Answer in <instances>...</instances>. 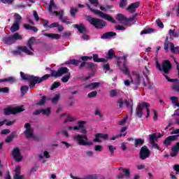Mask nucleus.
<instances>
[{
  "instance_id": "f257e3e1",
  "label": "nucleus",
  "mask_w": 179,
  "mask_h": 179,
  "mask_svg": "<svg viewBox=\"0 0 179 179\" xmlns=\"http://www.w3.org/2000/svg\"><path fill=\"white\" fill-rule=\"evenodd\" d=\"M65 73H67V75L62 78V82L66 83V82L69 80V78H71V73H69V69L66 67H62L59 69L58 71L51 70L50 74H46L41 78L24 74V73L22 71L20 72V76L23 80H29V82H31L30 87L32 88L36 86V83H41V82L47 80L48 78H51V76L53 78H59V76H62V75H65Z\"/></svg>"
},
{
  "instance_id": "f03ea898",
  "label": "nucleus",
  "mask_w": 179,
  "mask_h": 179,
  "mask_svg": "<svg viewBox=\"0 0 179 179\" xmlns=\"http://www.w3.org/2000/svg\"><path fill=\"white\" fill-rule=\"evenodd\" d=\"M90 2V4L87 3L86 6L91 10V12H93L94 15H97L98 16H100L102 17V19H105V20H108V22H111V23H117V21L111 17V15L105 14L104 13L94 9V8H97L99 6V1L98 0H89Z\"/></svg>"
},
{
  "instance_id": "7ed1b4c3",
  "label": "nucleus",
  "mask_w": 179,
  "mask_h": 179,
  "mask_svg": "<svg viewBox=\"0 0 179 179\" xmlns=\"http://www.w3.org/2000/svg\"><path fill=\"white\" fill-rule=\"evenodd\" d=\"M57 9L58 7H57V5L54 3V0H50V6L48 8L50 13L52 15L55 13L56 16H59V19L62 23H66V24H71L72 22L69 20L68 17H64V10L58 12L57 11Z\"/></svg>"
},
{
  "instance_id": "20e7f679",
  "label": "nucleus",
  "mask_w": 179,
  "mask_h": 179,
  "mask_svg": "<svg viewBox=\"0 0 179 179\" xmlns=\"http://www.w3.org/2000/svg\"><path fill=\"white\" fill-rule=\"evenodd\" d=\"M116 20L124 24V26H132V24H135V22H136V15L130 17L129 18H126L122 14H117L116 17Z\"/></svg>"
},
{
  "instance_id": "39448f33",
  "label": "nucleus",
  "mask_w": 179,
  "mask_h": 179,
  "mask_svg": "<svg viewBox=\"0 0 179 179\" xmlns=\"http://www.w3.org/2000/svg\"><path fill=\"white\" fill-rule=\"evenodd\" d=\"M73 140L78 145H81L82 146H92L93 145V142L89 141L87 135L77 134L74 136Z\"/></svg>"
},
{
  "instance_id": "423d86ee",
  "label": "nucleus",
  "mask_w": 179,
  "mask_h": 179,
  "mask_svg": "<svg viewBox=\"0 0 179 179\" xmlns=\"http://www.w3.org/2000/svg\"><path fill=\"white\" fill-rule=\"evenodd\" d=\"M149 107H150V105L146 102H142L141 103L138 104L136 109L137 117L138 118H142V115L145 111L147 113L146 118H148L150 114Z\"/></svg>"
},
{
  "instance_id": "0eeeda50",
  "label": "nucleus",
  "mask_w": 179,
  "mask_h": 179,
  "mask_svg": "<svg viewBox=\"0 0 179 179\" xmlns=\"http://www.w3.org/2000/svg\"><path fill=\"white\" fill-rule=\"evenodd\" d=\"M142 80V77L138 73L132 74L130 76V80H126L124 81V86H129L131 83L134 85V88L138 89L139 85L141 84V80Z\"/></svg>"
},
{
  "instance_id": "6e6552de",
  "label": "nucleus",
  "mask_w": 179,
  "mask_h": 179,
  "mask_svg": "<svg viewBox=\"0 0 179 179\" xmlns=\"http://www.w3.org/2000/svg\"><path fill=\"white\" fill-rule=\"evenodd\" d=\"M87 20L90 24L94 26L95 29H103V27H105L106 26V22L99 18L88 17Z\"/></svg>"
},
{
  "instance_id": "1a4fd4ad",
  "label": "nucleus",
  "mask_w": 179,
  "mask_h": 179,
  "mask_svg": "<svg viewBox=\"0 0 179 179\" xmlns=\"http://www.w3.org/2000/svg\"><path fill=\"white\" fill-rule=\"evenodd\" d=\"M23 38L22 35L19 34V33L16 32L14 34L10 36H6L3 38V41L5 44H15L17 40H22Z\"/></svg>"
},
{
  "instance_id": "9d476101",
  "label": "nucleus",
  "mask_w": 179,
  "mask_h": 179,
  "mask_svg": "<svg viewBox=\"0 0 179 179\" xmlns=\"http://www.w3.org/2000/svg\"><path fill=\"white\" fill-rule=\"evenodd\" d=\"M86 124V121H79L78 122V125L73 127L69 126L68 127V129L69 131H80L81 134H84L86 135L87 134V129H86V127H85V124Z\"/></svg>"
},
{
  "instance_id": "9b49d317",
  "label": "nucleus",
  "mask_w": 179,
  "mask_h": 179,
  "mask_svg": "<svg viewBox=\"0 0 179 179\" xmlns=\"http://www.w3.org/2000/svg\"><path fill=\"white\" fill-rule=\"evenodd\" d=\"M156 66L159 71H163L164 73H169V71L171 69V63H170L169 60H166L162 63V66H160V64H159V61L156 60Z\"/></svg>"
},
{
  "instance_id": "f8f14e48",
  "label": "nucleus",
  "mask_w": 179,
  "mask_h": 179,
  "mask_svg": "<svg viewBox=\"0 0 179 179\" xmlns=\"http://www.w3.org/2000/svg\"><path fill=\"white\" fill-rule=\"evenodd\" d=\"M25 130L24 134L27 139H36V135H34V132L33 128H31V125L30 123H27L24 124Z\"/></svg>"
},
{
  "instance_id": "ddd939ff",
  "label": "nucleus",
  "mask_w": 179,
  "mask_h": 179,
  "mask_svg": "<svg viewBox=\"0 0 179 179\" xmlns=\"http://www.w3.org/2000/svg\"><path fill=\"white\" fill-rule=\"evenodd\" d=\"M23 52L27 54V55H31V51L29 50L27 46H19L16 50H13L12 53L13 55H23Z\"/></svg>"
},
{
  "instance_id": "4468645a",
  "label": "nucleus",
  "mask_w": 179,
  "mask_h": 179,
  "mask_svg": "<svg viewBox=\"0 0 179 179\" xmlns=\"http://www.w3.org/2000/svg\"><path fill=\"white\" fill-rule=\"evenodd\" d=\"M169 47H170L171 52H173V53L179 52V47L174 46L173 43H170L169 41V37H166V41L164 43V50L166 51V52H169Z\"/></svg>"
},
{
  "instance_id": "2eb2a0df",
  "label": "nucleus",
  "mask_w": 179,
  "mask_h": 179,
  "mask_svg": "<svg viewBox=\"0 0 179 179\" xmlns=\"http://www.w3.org/2000/svg\"><path fill=\"white\" fill-rule=\"evenodd\" d=\"M22 111H24L23 106L8 107L4 109V114L6 115H10V114H16V113H22Z\"/></svg>"
},
{
  "instance_id": "dca6fc26",
  "label": "nucleus",
  "mask_w": 179,
  "mask_h": 179,
  "mask_svg": "<svg viewBox=\"0 0 179 179\" xmlns=\"http://www.w3.org/2000/svg\"><path fill=\"white\" fill-rule=\"evenodd\" d=\"M165 78L167 79L168 82H171L172 83L171 88L173 92L176 93H179V81L178 79H170L167 76H165Z\"/></svg>"
},
{
  "instance_id": "f3484780",
  "label": "nucleus",
  "mask_w": 179,
  "mask_h": 179,
  "mask_svg": "<svg viewBox=\"0 0 179 179\" xmlns=\"http://www.w3.org/2000/svg\"><path fill=\"white\" fill-rule=\"evenodd\" d=\"M150 156V150L146 146H143L140 150V159L141 160H145Z\"/></svg>"
},
{
  "instance_id": "a211bd4d",
  "label": "nucleus",
  "mask_w": 179,
  "mask_h": 179,
  "mask_svg": "<svg viewBox=\"0 0 179 179\" xmlns=\"http://www.w3.org/2000/svg\"><path fill=\"white\" fill-rule=\"evenodd\" d=\"M12 155L14 157L15 162H22V159H23V156L20 153V150L17 148H15L12 151Z\"/></svg>"
},
{
  "instance_id": "6ab92c4d",
  "label": "nucleus",
  "mask_w": 179,
  "mask_h": 179,
  "mask_svg": "<svg viewBox=\"0 0 179 179\" xmlns=\"http://www.w3.org/2000/svg\"><path fill=\"white\" fill-rule=\"evenodd\" d=\"M178 136L179 135L168 136L164 141V145H165V146H170V145H171V142L177 141V139H178Z\"/></svg>"
},
{
  "instance_id": "aec40b11",
  "label": "nucleus",
  "mask_w": 179,
  "mask_h": 179,
  "mask_svg": "<svg viewBox=\"0 0 179 179\" xmlns=\"http://www.w3.org/2000/svg\"><path fill=\"white\" fill-rule=\"evenodd\" d=\"M156 139H157V136H156V135L153 134L149 136L150 143L153 146V148L157 149L158 150H160V147H159L156 142H155Z\"/></svg>"
},
{
  "instance_id": "412c9836",
  "label": "nucleus",
  "mask_w": 179,
  "mask_h": 179,
  "mask_svg": "<svg viewBox=\"0 0 179 179\" xmlns=\"http://www.w3.org/2000/svg\"><path fill=\"white\" fill-rule=\"evenodd\" d=\"M138 8H139V2L136 1L135 3L130 4L127 7V10L130 13H134V12H135V10H136V9H138Z\"/></svg>"
},
{
  "instance_id": "4be33fe9",
  "label": "nucleus",
  "mask_w": 179,
  "mask_h": 179,
  "mask_svg": "<svg viewBox=\"0 0 179 179\" xmlns=\"http://www.w3.org/2000/svg\"><path fill=\"white\" fill-rule=\"evenodd\" d=\"M22 169V167L20 166H17L15 167V174L14 176V179H24V176L22 175H20V170Z\"/></svg>"
},
{
  "instance_id": "5701e85b",
  "label": "nucleus",
  "mask_w": 179,
  "mask_h": 179,
  "mask_svg": "<svg viewBox=\"0 0 179 179\" xmlns=\"http://www.w3.org/2000/svg\"><path fill=\"white\" fill-rule=\"evenodd\" d=\"M122 58L125 61V62H127V58H128V55H124ZM125 62L123 63V66L120 67V69L123 71V73H125L126 75H129V71L128 70Z\"/></svg>"
},
{
  "instance_id": "b1692460",
  "label": "nucleus",
  "mask_w": 179,
  "mask_h": 179,
  "mask_svg": "<svg viewBox=\"0 0 179 179\" xmlns=\"http://www.w3.org/2000/svg\"><path fill=\"white\" fill-rule=\"evenodd\" d=\"M100 86V83H92L85 86V89H89V90H94Z\"/></svg>"
},
{
  "instance_id": "393cba45",
  "label": "nucleus",
  "mask_w": 179,
  "mask_h": 179,
  "mask_svg": "<svg viewBox=\"0 0 179 179\" xmlns=\"http://www.w3.org/2000/svg\"><path fill=\"white\" fill-rule=\"evenodd\" d=\"M172 152L171 153V156L174 157L178 155L179 152V142L177 143L171 149Z\"/></svg>"
},
{
  "instance_id": "a878e982",
  "label": "nucleus",
  "mask_w": 179,
  "mask_h": 179,
  "mask_svg": "<svg viewBox=\"0 0 179 179\" xmlns=\"http://www.w3.org/2000/svg\"><path fill=\"white\" fill-rule=\"evenodd\" d=\"M43 35L45 36V37H48L53 40H59V38H61V35L58 34H43Z\"/></svg>"
},
{
  "instance_id": "bb28decb",
  "label": "nucleus",
  "mask_w": 179,
  "mask_h": 179,
  "mask_svg": "<svg viewBox=\"0 0 179 179\" xmlns=\"http://www.w3.org/2000/svg\"><path fill=\"white\" fill-rule=\"evenodd\" d=\"M35 41L36 38L31 37L27 43L28 49L29 50V51H31V55H33V52H34V50H33V48L31 46L33 45Z\"/></svg>"
},
{
  "instance_id": "cd10ccee",
  "label": "nucleus",
  "mask_w": 179,
  "mask_h": 179,
  "mask_svg": "<svg viewBox=\"0 0 179 179\" xmlns=\"http://www.w3.org/2000/svg\"><path fill=\"white\" fill-rule=\"evenodd\" d=\"M124 104H126V107L129 110V111L132 113V111L134 110V109L132 108L134 106V102L132 101V100L131 99L125 100Z\"/></svg>"
},
{
  "instance_id": "c85d7f7f",
  "label": "nucleus",
  "mask_w": 179,
  "mask_h": 179,
  "mask_svg": "<svg viewBox=\"0 0 179 179\" xmlns=\"http://www.w3.org/2000/svg\"><path fill=\"white\" fill-rule=\"evenodd\" d=\"M16 136H17V135L16 134V133L13 132L11 133L8 136H7V138L5 140L6 143H10V142H12V141H13V139H15V138H16Z\"/></svg>"
},
{
  "instance_id": "c756f323",
  "label": "nucleus",
  "mask_w": 179,
  "mask_h": 179,
  "mask_svg": "<svg viewBox=\"0 0 179 179\" xmlns=\"http://www.w3.org/2000/svg\"><path fill=\"white\" fill-rule=\"evenodd\" d=\"M74 27L82 34H85V33H86V28L82 24H74Z\"/></svg>"
},
{
  "instance_id": "7c9ffc66",
  "label": "nucleus",
  "mask_w": 179,
  "mask_h": 179,
  "mask_svg": "<svg viewBox=\"0 0 179 179\" xmlns=\"http://www.w3.org/2000/svg\"><path fill=\"white\" fill-rule=\"evenodd\" d=\"M3 82H9V83H15V82H16V78L8 77L6 78L0 79V83Z\"/></svg>"
},
{
  "instance_id": "2f4dec72",
  "label": "nucleus",
  "mask_w": 179,
  "mask_h": 179,
  "mask_svg": "<svg viewBox=\"0 0 179 179\" xmlns=\"http://www.w3.org/2000/svg\"><path fill=\"white\" fill-rule=\"evenodd\" d=\"M117 34L115 32H106L101 36L102 39L110 38V37H114Z\"/></svg>"
},
{
  "instance_id": "473e14b6",
  "label": "nucleus",
  "mask_w": 179,
  "mask_h": 179,
  "mask_svg": "<svg viewBox=\"0 0 179 179\" xmlns=\"http://www.w3.org/2000/svg\"><path fill=\"white\" fill-rule=\"evenodd\" d=\"M24 29H26V30H32V31H34V33H37L38 31V29H37V27H31L29 24H24Z\"/></svg>"
},
{
  "instance_id": "72a5a7b5",
  "label": "nucleus",
  "mask_w": 179,
  "mask_h": 179,
  "mask_svg": "<svg viewBox=\"0 0 179 179\" xmlns=\"http://www.w3.org/2000/svg\"><path fill=\"white\" fill-rule=\"evenodd\" d=\"M169 36L171 37V40H173V38L178 37L179 34L176 31V29H170L169 31Z\"/></svg>"
},
{
  "instance_id": "f704fd0d",
  "label": "nucleus",
  "mask_w": 179,
  "mask_h": 179,
  "mask_svg": "<svg viewBox=\"0 0 179 179\" xmlns=\"http://www.w3.org/2000/svg\"><path fill=\"white\" fill-rule=\"evenodd\" d=\"M20 24H19L18 22H13V25L10 27V31L12 33H15V31H17V30H19L20 29Z\"/></svg>"
},
{
  "instance_id": "c9c22d12",
  "label": "nucleus",
  "mask_w": 179,
  "mask_h": 179,
  "mask_svg": "<svg viewBox=\"0 0 179 179\" xmlns=\"http://www.w3.org/2000/svg\"><path fill=\"white\" fill-rule=\"evenodd\" d=\"M93 59L94 61V62H107V59H104V58H99V55H93Z\"/></svg>"
},
{
  "instance_id": "e433bc0d",
  "label": "nucleus",
  "mask_w": 179,
  "mask_h": 179,
  "mask_svg": "<svg viewBox=\"0 0 179 179\" xmlns=\"http://www.w3.org/2000/svg\"><path fill=\"white\" fill-rule=\"evenodd\" d=\"M110 97H117V96H120V90H112L110 91Z\"/></svg>"
},
{
  "instance_id": "4c0bfd02",
  "label": "nucleus",
  "mask_w": 179,
  "mask_h": 179,
  "mask_svg": "<svg viewBox=\"0 0 179 179\" xmlns=\"http://www.w3.org/2000/svg\"><path fill=\"white\" fill-rule=\"evenodd\" d=\"M114 58V50L113 49L109 50L108 52V55H106V62L108 61V59H113Z\"/></svg>"
},
{
  "instance_id": "58836bf2",
  "label": "nucleus",
  "mask_w": 179,
  "mask_h": 179,
  "mask_svg": "<svg viewBox=\"0 0 179 179\" xmlns=\"http://www.w3.org/2000/svg\"><path fill=\"white\" fill-rule=\"evenodd\" d=\"M144 143L145 141L142 138H136L134 141L136 148H138V146H142Z\"/></svg>"
},
{
  "instance_id": "ea45409f",
  "label": "nucleus",
  "mask_w": 179,
  "mask_h": 179,
  "mask_svg": "<svg viewBox=\"0 0 179 179\" xmlns=\"http://www.w3.org/2000/svg\"><path fill=\"white\" fill-rule=\"evenodd\" d=\"M66 64L67 65H78V64H80V61L73 59L66 62Z\"/></svg>"
},
{
  "instance_id": "a19ab883",
  "label": "nucleus",
  "mask_w": 179,
  "mask_h": 179,
  "mask_svg": "<svg viewBox=\"0 0 179 179\" xmlns=\"http://www.w3.org/2000/svg\"><path fill=\"white\" fill-rule=\"evenodd\" d=\"M127 127H122L120 130V134H117V137L121 138V136H125L127 135Z\"/></svg>"
},
{
  "instance_id": "79ce46f5",
  "label": "nucleus",
  "mask_w": 179,
  "mask_h": 179,
  "mask_svg": "<svg viewBox=\"0 0 179 179\" xmlns=\"http://www.w3.org/2000/svg\"><path fill=\"white\" fill-rule=\"evenodd\" d=\"M41 114L43 115H45L46 117H48V115H50V114H51V110L50 109V108H47L45 109H41Z\"/></svg>"
},
{
  "instance_id": "37998d69",
  "label": "nucleus",
  "mask_w": 179,
  "mask_h": 179,
  "mask_svg": "<svg viewBox=\"0 0 179 179\" xmlns=\"http://www.w3.org/2000/svg\"><path fill=\"white\" fill-rule=\"evenodd\" d=\"M103 71L105 72V73H107V72H108V73H111L113 72V69H110V64H103Z\"/></svg>"
},
{
  "instance_id": "c03bdc74",
  "label": "nucleus",
  "mask_w": 179,
  "mask_h": 179,
  "mask_svg": "<svg viewBox=\"0 0 179 179\" xmlns=\"http://www.w3.org/2000/svg\"><path fill=\"white\" fill-rule=\"evenodd\" d=\"M14 17H15L14 22L20 24V22H22V16L18 13H15Z\"/></svg>"
},
{
  "instance_id": "a18cd8bd",
  "label": "nucleus",
  "mask_w": 179,
  "mask_h": 179,
  "mask_svg": "<svg viewBox=\"0 0 179 179\" xmlns=\"http://www.w3.org/2000/svg\"><path fill=\"white\" fill-rule=\"evenodd\" d=\"M155 31V29L152 28H148L147 29H144L141 32V34H150V33H153Z\"/></svg>"
},
{
  "instance_id": "49530a36",
  "label": "nucleus",
  "mask_w": 179,
  "mask_h": 179,
  "mask_svg": "<svg viewBox=\"0 0 179 179\" xmlns=\"http://www.w3.org/2000/svg\"><path fill=\"white\" fill-rule=\"evenodd\" d=\"M48 100V98L46 96H43L39 102L36 103V106H44L45 104V101Z\"/></svg>"
},
{
  "instance_id": "de8ad7c7",
  "label": "nucleus",
  "mask_w": 179,
  "mask_h": 179,
  "mask_svg": "<svg viewBox=\"0 0 179 179\" xmlns=\"http://www.w3.org/2000/svg\"><path fill=\"white\" fill-rule=\"evenodd\" d=\"M38 157L39 159H43V157H45L46 159H50V154H48V152L44 151L43 153L38 155Z\"/></svg>"
},
{
  "instance_id": "09e8293b",
  "label": "nucleus",
  "mask_w": 179,
  "mask_h": 179,
  "mask_svg": "<svg viewBox=\"0 0 179 179\" xmlns=\"http://www.w3.org/2000/svg\"><path fill=\"white\" fill-rule=\"evenodd\" d=\"M28 90H29V87L27 85H24L20 88V91L22 96H24V94H26Z\"/></svg>"
},
{
  "instance_id": "8fccbe9b",
  "label": "nucleus",
  "mask_w": 179,
  "mask_h": 179,
  "mask_svg": "<svg viewBox=\"0 0 179 179\" xmlns=\"http://www.w3.org/2000/svg\"><path fill=\"white\" fill-rule=\"evenodd\" d=\"M77 12H78L77 8L71 7L70 15L71 16H72V17H75V15H76Z\"/></svg>"
},
{
  "instance_id": "3c124183",
  "label": "nucleus",
  "mask_w": 179,
  "mask_h": 179,
  "mask_svg": "<svg viewBox=\"0 0 179 179\" xmlns=\"http://www.w3.org/2000/svg\"><path fill=\"white\" fill-rule=\"evenodd\" d=\"M108 148L109 149V152H110V155L113 156V155H114V151L117 150V147L108 144Z\"/></svg>"
},
{
  "instance_id": "603ef678",
  "label": "nucleus",
  "mask_w": 179,
  "mask_h": 179,
  "mask_svg": "<svg viewBox=\"0 0 179 179\" xmlns=\"http://www.w3.org/2000/svg\"><path fill=\"white\" fill-rule=\"evenodd\" d=\"M73 121H76V118L72 116H68L64 120V124H66V122H73Z\"/></svg>"
},
{
  "instance_id": "864d4df0",
  "label": "nucleus",
  "mask_w": 179,
  "mask_h": 179,
  "mask_svg": "<svg viewBox=\"0 0 179 179\" xmlns=\"http://www.w3.org/2000/svg\"><path fill=\"white\" fill-rule=\"evenodd\" d=\"M170 100L172 102L173 106H176L178 103V98L177 96H171Z\"/></svg>"
},
{
  "instance_id": "5fc2aeb1",
  "label": "nucleus",
  "mask_w": 179,
  "mask_h": 179,
  "mask_svg": "<svg viewBox=\"0 0 179 179\" xmlns=\"http://www.w3.org/2000/svg\"><path fill=\"white\" fill-rule=\"evenodd\" d=\"M95 152H103V145H96L94 148Z\"/></svg>"
},
{
  "instance_id": "6e6d98bb",
  "label": "nucleus",
  "mask_w": 179,
  "mask_h": 179,
  "mask_svg": "<svg viewBox=\"0 0 179 179\" xmlns=\"http://www.w3.org/2000/svg\"><path fill=\"white\" fill-rule=\"evenodd\" d=\"M60 95L59 94H56L55 96V97H53L52 99V103H53L54 104H56V103H58V101L59 100L60 98Z\"/></svg>"
},
{
  "instance_id": "4d7b16f0",
  "label": "nucleus",
  "mask_w": 179,
  "mask_h": 179,
  "mask_svg": "<svg viewBox=\"0 0 179 179\" xmlns=\"http://www.w3.org/2000/svg\"><path fill=\"white\" fill-rule=\"evenodd\" d=\"M61 86V83L59 82H55L53 85H52L50 90H54V89H57V87H59Z\"/></svg>"
},
{
  "instance_id": "13d9d810",
  "label": "nucleus",
  "mask_w": 179,
  "mask_h": 179,
  "mask_svg": "<svg viewBox=\"0 0 179 179\" xmlns=\"http://www.w3.org/2000/svg\"><path fill=\"white\" fill-rule=\"evenodd\" d=\"M123 173H124V177H127V178H129L131 177V173L129 172V169H123Z\"/></svg>"
},
{
  "instance_id": "bf43d9fd",
  "label": "nucleus",
  "mask_w": 179,
  "mask_h": 179,
  "mask_svg": "<svg viewBox=\"0 0 179 179\" xmlns=\"http://www.w3.org/2000/svg\"><path fill=\"white\" fill-rule=\"evenodd\" d=\"M128 121V116L124 117L123 119H122L120 121L118 122L119 125H124L125 122Z\"/></svg>"
},
{
  "instance_id": "052dcab7",
  "label": "nucleus",
  "mask_w": 179,
  "mask_h": 179,
  "mask_svg": "<svg viewBox=\"0 0 179 179\" xmlns=\"http://www.w3.org/2000/svg\"><path fill=\"white\" fill-rule=\"evenodd\" d=\"M59 134H62L66 138H69V134L66 130L57 132V135H59Z\"/></svg>"
},
{
  "instance_id": "680f3d73",
  "label": "nucleus",
  "mask_w": 179,
  "mask_h": 179,
  "mask_svg": "<svg viewBox=\"0 0 179 179\" xmlns=\"http://www.w3.org/2000/svg\"><path fill=\"white\" fill-rule=\"evenodd\" d=\"M97 96V91H93L88 94V97L92 99V97H96Z\"/></svg>"
},
{
  "instance_id": "e2e57ef3",
  "label": "nucleus",
  "mask_w": 179,
  "mask_h": 179,
  "mask_svg": "<svg viewBox=\"0 0 179 179\" xmlns=\"http://www.w3.org/2000/svg\"><path fill=\"white\" fill-rule=\"evenodd\" d=\"M101 137H100V134H95V138H94V142H99L101 143V140H100Z\"/></svg>"
},
{
  "instance_id": "0e129e2a",
  "label": "nucleus",
  "mask_w": 179,
  "mask_h": 179,
  "mask_svg": "<svg viewBox=\"0 0 179 179\" xmlns=\"http://www.w3.org/2000/svg\"><path fill=\"white\" fill-rule=\"evenodd\" d=\"M95 115H99L100 118H103V115H101V112H100V109L96 108L94 111Z\"/></svg>"
},
{
  "instance_id": "69168bd1",
  "label": "nucleus",
  "mask_w": 179,
  "mask_h": 179,
  "mask_svg": "<svg viewBox=\"0 0 179 179\" xmlns=\"http://www.w3.org/2000/svg\"><path fill=\"white\" fill-rule=\"evenodd\" d=\"M2 3H8V5H12L15 0H0Z\"/></svg>"
},
{
  "instance_id": "338daca9",
  "label": "nucleus",
  "mask_w": 179,
  "mask_h": 179,
  "mask_svg": "<svg viewBox=\"0 0 179 179\" xmlns=\"http://www.w3.org/2000/svg\"><path fill=\"white\" fill-rule=\"evenodd\" d=\"M0 93H9V88L7 87L3 88L0 87Z\"/></svg>"
},
{
  "instance_id": "774afa93",
  "label": "nucleus",
  "mask_w": 179,
  "mask_h": 179,
  "mask_svg": "<svg viewBox=\"0 0 179 179\" xmlns=\"http://www.w3.org/2000/svg\"><path fill=\"white\" fill-rule=\"evenodd\" d=\"M85 153H86L87 157H93V156H94V153L92 150L86 151Z\"/></svg>"
}]
</instances>
